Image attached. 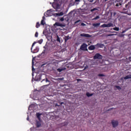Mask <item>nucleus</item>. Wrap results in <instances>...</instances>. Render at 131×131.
<instances>
[{
	"instance_id": "obj_1",
	"label": "nucleus",
	"mask_w": 131,
	"mask_h": 131,
	"mask_svg": "<svg viewBox=\"0 0 131 131\" xmlns=\"http://www.w3.org/2000/svg\"><path fill=\"white\" fill-rule=\"evenodd\" d=\"M52 7L54 9H55V10H59L61 6L59 4L53 3L52 4Z\"/></svg>"
},
{
	"instance_id": "obj_2",
	"label": "nucleus",
	"mask_w": 131,
	"mask_h": 131,
	"mask_svg": "<svg viewBox=\"0 0 131 131\" xmlns=\"http://www.w3.org/2000/svg\"><path fill=\"white\" fill-rule=\"evenodd\" d=\"M103 56H102L100 53H96L95 56L93 57V59L94 60H96L97 59H102Z\"/></svg>"
},
{
	"instance_id": "obj_3",
	"label": "nucleus",
	"mask_w": 131,
	"mask_h": 131,
	"mask_svg": "<svg viewBox=\"0 0 131 131\" xmlns=\"http://www.w3.org/2000/svg\"><path fill=\"white\" fill-rule=\"evenodd\" d=\"M54 26H59V27H65L66 25L65 24H61L59 22H56L54 25Z\"/></svg>"
},
{
	"instance_id": "obj_4",
	"label": "nucleus",
	"mask_w": 131,
	"mask_h": 131,
	"mask_svg": "<svg viewBox=\"0 0 131 131\" xmlns=\"http://www.w3.org/2000/svg\"><path fill=\"white\" fill-rule=\"evenodd\" d=\"M112 124L113 127H116L118 125V121L113 120L112 121Z\"/></svg>"
},
{
	"instance_id": "obj_5",
	"label": "nucleus",
	"mask_w": 131,
	"mask_h": 131,
	"mask_svg": "<svg viewBox=\"0 0 131 131\" xmlns=\"http://www.w3.org/2000/svg\"><path fill=\"white\" fill-rule=\"evenodd\" d=\"M86 48H88V45L83 43L80 47V50L82 51H85L86 50Z\"/></svg>"
},
{
	"instance_id": "obj_6",
	"label": "nucleus",
	"mask_w": 131,
	"mask_h": 131,
	"mask_svg": "<svg viewBox=\"0 0 131 131\" xmlns=\"http://www.w3.org/2000/svg\"><path fill=\"white\" fill-rule=\"evenodd\" d=\"M42 77V76L39 75L38 76H36L35 78V80H36V81H39L40 80H41V79H42L41 78Z\"/></svg>"
},
{
	"instance_id": "obj_7",
	"label": "nucleus",
	"mask_w": 131,
	"mask_h": 131,
	"mask_svg": "<svg viewBox=\"0 0 131 131\" xmlns=\"http://www.w3.org/2000/svg\"><path fill=\"white\" fill-rule=\"evenodd\" d=\"M80 35L82 37H92V36L89 34L81 33Z\"/></svg>"
},
{
	"instance_id": "obj_8",
	"label": "nucleus",
	"mask_w": 131,
	"mask_h": 131,
	"mask_svg": "<svg viewBox=\"0 0 131 131\" xmlns=\"http://www.w3.org/2000/svg\"><path fill=\"white\" fill-rule=\"evenodd\" d=\"M88 49L90 51H94V50L96 49V47H95V46L94 45H91L88 48Z\"/></svg>"
},
{
	"instance_id": "obj_9",
	"label": "nucleus",
	"mask_w": 131,
	"mask_h": 131,
	"mask_svg": "<svg viewBox=\"0 0 131 131\" xmlns=\"http://www.w3.org/2000/svg\"><path fill=\"white\" fill-rule=\"evenodd\" d=\"M95 47H97V48H103L104 47V45L102 43H97L96 45H95Z\"/></svg>"
},
{
	"instance_id": "obj_10",
	"label": "nucleus",
	"mask_w": 131,
	"mask_h": 131,
	"mask_svg": "<svg viewBox=\"0 0 131 131\" xmlns=\"http://www.w3.org/2000/svg\"><path fill=\"white\" fill-rule=\"evenodd\" d=\"M36 125V127H40V126H41V123L39 121H37Z\"/></svg>"
},
{
	"instance_id": "obj_11",
	"label": "nucleus",
	"mask_w": 131,
	"mask_h": 131,
	"mask_svg": "<svg viewBox=\"0 0 131 131\" xmlns=\"http://www.w3.org/2000/svg\"><path fill=\"white\" fill-rule=\"evenodd\" d=\"M65 42H67L68 40L69 39H70V37L69 36H66L65 38H64Z\"/></svg>"
},
{
	"instance_id": "obj_12",
	"label": "nucleus",
	"mask_w": 131,
	"mask_h": 131,
	"mask_svg": "<svg viewBox=\"0 0 131 131\" xmlns=\"http://www.w3.org/2000/svg\"><path fill=\"white\" fill-rule=\"evenodd\" d=\"M34 66V62L33 61V59H32V71H34L35 70V69L33 67Z\"/></svg>"
},
{
	"instance_id": "obj_13",
	"label": "nucleus",
	"mask_w": 131,
	"mask_h": 131,
	"mask_svg": "<svg viewBox=\"0 0 131 131\" xmlns=\"http://www.w3.org/2000/svg\"><path fill=\"white\" fill-rule=\"evenodd\" d=\"M100 24H101L100 23L93 24V26H94V27H97V26H100Z\"/></svg>"
},
{
	"instance_id": "obj_14",
	"label": "nucleus",
	"mask_w": 131,
	"mask_h": 131,
	"mask_svg": "<svg viewBox=\"0 0 131 131\" xmlns=\"http://www.w3.org/2000/svg\"><path fill=\"white\" fill-rule=\"evenodd\" d=\"M129 78H131V74L126 76L125 77H124V79H125V80L129 79Z\"/></svg>"
},
{
	"instance_id": "obj_15",
	"label": "nucleus",
	"mask_w": 131,
	"mask_h": 131,
	"mask_svg": "<svg viewBox=\"0 0 131 131\" xmlns=\"http://www.w3.org/2000/svg\"><path fill=\"white\" fill-rule=\"evenodd\" d=\"M106 27H113V24L109 23L108 24H106Z\"/></svg>"
},
{
	"instance_id": "obj_16",
	"label": "nucleus",
	"mask_w": 131,
	"mask_h": 131,
	"mask_svg": "<svg viewBox=\"0 0 131 131\" xmlns=\"http://www.w3.org/2000/svg\"><path fill=\"white\" fill-rule=\"evenodd\" d=\"M40 24H39V22H37L36 24V28H39V27H40Z\"/></svg>"
},
{
	"instance_id": "obj_17",
	"label": "nucleus",
	"mask_w": 131,
	"mask_h": 131,
	"mask_svg": "<svg viewBox=\"0 0 131 131\" xmlns=\"http://www.w3.org/2000/svg\"><path fill=\"white\" fill-rule=\"evenodd\" d=\"M38 52V48H36L34 50V51L32 52L33 54H35V53H37Z\"/></svg>"
},
{
	"instance_id": "obj_18",
	"label": "nucleus",
	"mask_w": 131,
	"mask_h": 131,
	"mask_svg": "<svg viewBox=\"0 0 131 131\" xmlns=\"http://www.w3.org/2000/svg\"><path fill=\"white\" fill-rule=\"evenodd\" d=\"M46 81V82H50V80H48V78L46 77V79H42L41 82H42V81Z\"/></svg>"
},
{
	"instance_id": "obj_19",
	"label": "nucleus",
	"mask_w": 131,
	"mask_h": 131,
	"mask_svg": "<svg viewBox=\"0 0 131 131\" xmlns=\"http://www.w3.org/2000/svg\"><path fill=\"white\" fill-rule=\"evenodd\" d=\"M46 24V21L43 19H42L40 22V25L44 26Z\"/></svg>"
},
{
	"instance_id": "obj_20",
	"label": "nucleus",
	"mask_w": 131,
	"mask_h": 131,
	"mask_svg": "<svg viewBox=\"0 0 131 131\" xmlns=\"http://www.w3.org/2000/svg\"><path fill=\"white\" fill-rule=\"evenodd\" d=\"M93 94H91L89 92H87L86 93V95L87 96V97H92V96H93Z\"/></svg>"
},
{
	"instance_id": "obj_21",
	"label": "nucleus",
	"mask_w": 131,
	"mask_h": 131,
	"mask_svg": "<svg viewBox=\"0 0 131 131\" xmlns=\"http://www.w3.org/2000/svg\"><path fill=\"white\" fill-rule=\"evenodd\" d=\"M113 30H115V31H119V28L116 27L113 28Z\"/></svg>"
},
{
	"instance_id": "obj_22",
	"label": "nucleus",
	"mask_w": 131,
	"mask_h": 131,
	"mask_svg": "<svg viewBox=\"0 0 131 131\" xmlns=\"http://www.w3.org/2000/svg\"><path fill=\"white\" fill-rule=\"evenodd\" d=\"M64 15V13L63 12H60L59 13H56V16H63Z\"/></svg>"
},
{
	"instance_id": "obj_23",
	"label": "nucleus",
	"mask_w": 131,
	"mask_h": 131,
	"mask_svg": "<svg viewBox=\"0 0 131 131\" xmlns=\"http://www.w3.org/2000/svg\"><path fill=\"white\" fill-rule=\"evenodd\" d=\"M57 70L58 72H62V71H64V69H57Z\"/></svg>"
},
{
	"instance_id": "obj_24",
	"label": "nucleus",
	"mask_w": 131,
	"mask_h": 131,
	"mask_svg": "<svg viewBox=\"0 0 131 131\" xmlns=\"http://www.w3.org/2000/svg\"><path fill=\"white\" fill-rule=\"evenodd\" d=\"M98 19H100V16L97 15L96 17L93 18V20H98Z\"/></svg>"
},
{
	"instance_id": "obj_25",
	"label": "nucleus",
	"mask_w": 131,
	"mask_h": 131,
	"mask_svg": "<svg viewBox=\"0 0 131 131\" xmlns=\"http://www.w3.org/2000/svg\"><path fill=\"white\" fill-rule=\"evenodd\" d=\"M97 10H98V9L94 8L92 9H91L90 12H94V11H97Z\"/></svg>"
},
{
	"instance_id": "obj_26",
	"label": "nucleus",
	"mask_w": 131,
	"mask_h": 131,
	"mask_svg": "<svg viewBox=\"0 0 131 131\" xmlns=\"http://www.w3.org/2000/svg\"><path fill=\"white\" fill-rule=\"evenodd\" d=\"M57 41H58V42H61V40L60 39L59 36H57Z\"/></svg>"
},
{
	"instance_id": "obj_27",
	"label": "nucleus",
	"mask_w": 131,
	"mask_h": 131,
	"mask_svg": "<svg viewBox=\"0 0 131 131\" xmlns=\"http://www.w3.org/2000/svg\"><path fill=\"white\" fill-rule=\"evenodd\" d=\"M42 41H43L42 39H41L39 40H38L37 42H38L39 45H41V43H42Z\"/></svg>"
},
{
	"instance_id": "obj_28",
	"label": "nucleus",
	"mask_w": 131,
	"mask_h": 131,
	"mask_svg": "<svg viewBox=\"0 0 131 131\" xmlns=\"http://www.w3.org/2000/svg\"><path fill=\"white\" fill-rule=\"evenodd\" d=\"M35 43H36V41H34V42L33 43L32 45V47H31V49L32 52V48H33V47H34V45H35Z\"/></svg>"
},
{
	"instance_id": "obj_29",
	"label": "nucleus",
	"mask_w": 131,
	"mask_h": 131,
	"mask_svg": "<svg viewBox=\"0 0 131 131\" xmlns=\"http://www.w3.org/2000/svg\"><path fill=\"white\" fill-rule=\"evenodd\" d=\"M101 27L106 28V27H107V24H104L101 26Z\"/></svg>"
},
{
	"instance_id": "obj_30",
	"label": "nucleus",
	"mask_w": 131,
	"mask_h": 131,
	"mask_svg": "<svg viewBox=\"0 0 131 131\" xmlns=\"http://www.w3.org/2000/svg\"><path fill=\"white\" fill-rule=\"evenodd\" d=\"M35 37H38V32H35Z\"/></svg>"
},
{
	"instance_id": "obj_31",
	"label": "nucleus",
	"mask_w": 131,
	"mask_h": 131,
	"mask_svg": "<svg viewBox=\"0 0 131 131\" xmlns=\"http://www.w3.org/2000/svg\"><path fill=\"white\" fill-rule=\"evenodd\" d=\"M113 35H115L114 34H110L107 35V36H113Z\"/></svg>"
},
{
	"instance_id": "obj_32",
	"label": "nucleus",
	"mask_w": 131,
	"mask_h": 131,
	"mask_svg": "<svg viewBox=\"0 0 131 131\" xmlns=\"http://www.w3.org/2000/svg\"><path fill=\"white\" fill-rule=\"evenodd\" d=\"M116 88L118 90H121V88H120L119 86H116Z\"/></svg>"
},
{
	"instance_id": "obj_33",
	"label": "nucleus",
	"mask_w": 131,
	"mask_h": 131,
	"mask_svg": "<svg viewBox=\"0 0 131 131\" xmlns=\"http://www.w3.org/2000/svg\"><path fill=\"white\" fill-rule=\"evenodd\" d=\"M60 21L63 22V21H64V17H61V18H60Z\"/></svg>"
},
{
	"instance_id": "obj_34",
	"label": "nucleus",
	"mask_w": 131,
	"mask_h": 131,
	"mask_svg": "<svg viewBox=\"0 0 131 131\" xmlns=\"http://www.w3.org/2000/svg\"><path fill=\"white\" fill-rule=\"evenodd\" d=\"M98 76L103 77V76H105V75H104V74H99L98 75Z\"/></svg>"
},
{
	"instance_id": "obj_35",
	"label": "nucleus",
	"mask_w": 131,
	"mask_h": 131,
	"mask_svg": "<svg viewBox=\"0 0 131 131\" xmlns=\"http://www.w3.org/2000/svg\"><path fill=\"white\" fill-rule=\"evenodd\" d=\"M88 68H89V66H86L84 68V70H85V69H88Z\"/></svg>"
},
{
	"instance_id": "obj_36",
	"label": "nucleus",
	"mask_w": 131,
	"mask_h": 131,
	"mask_svg": "<svg viewBox=\"0 0 131 131\" xmlns=\"http://www.w3.org/2000/svg\"><path fill=\"white\" fill-rule=\"evenodd\" d=\"M119 5H120V6H121V4H117L116 5V7H119Z\"/></svg>"
},
{
	"instance_id": "obj_37",
	"label": "nucleus",
	"mask_w": 131,
	"mask_h": 131,
	"mask_svg": "<svg viewBox=\"0 0 131 131\" xmlns=\"http://www.w3.org/2000/svg\"><path fill=\"white\" fill-rule=\"evenodd\" d=\"M81 25L82 26H85V24L84 23H82L81 24Z\"/></svg>"
},
{
	"instance_id": "obj_38",
	"label": "nucleus",
	"mask_w": 131,
	"mask_h": 131,
	"mask_svg": "<svg viewBox=\"0 0 131 131\" xmlns=\"http://www.w3.org/2000/svg\"><path fill=\"white\" fill-rule=\"evenodd\" d=\"M39 116H40V115L39 114H37V117L38 118H39Z\"/></svg>"
},
{
	"instance_id": "obj_39",
	"label": "nucleus",
	"mask_w": 131,
	"mask_h": 131,
	"mask_svg": "<svg viewBox=\"0 0 131 131\" xmlns=\"http://www.w3.org/2000/svg\"><path fill=\"white\" fill-rule=\"evenodd\" d=\"M77 81H78V82H79V81H81V79H77Z\"/></svg>"
},
{
	"instance_id": "obj_40",
	"label": "nucleus",
	"mask_w": 131,
	"mask_h": 131,
	"mask_svg": "<svg viewBox=\"0 0 131 131\" xmlns=\"http://www.w3.org/2000/svg\"><path fill=\"white\" fill-rule=\"evenodd\" d=\"M75 3H77L78 2H80V0H75Z\"/></svg>"
},
{
	"instance_id": "obj_41",
	"label": "nucleus",
	"mask_w": 131,
	"mask_h": 131,
	"mask_svg": "<svg viewBox=\"0 0 131 131\" xmlns=\"http://www.w3.org/2000/svg\"><path fill=\"white\" fill-rule=\"evenodd\" d=\"M45 19H46V17L45 16H43L42 20H45Z\"/></svg>"
},
{
	"instance_id": "obj_42",
	"label": "nucleus",
	"mask_w": 131,
	"mask_h": 131,
	"mask_svg": "<svg viewBox=\"0 0 131 131\" xmlns=\"http://www.w3.org/2000/svg\"><path fill=\"white\" fill-rule=\"evenodd\" d=\"M123 79H124V77H122L121 78V80H123Z\"/></svg>"
},
{
	"instance_id": "obj_43",
	"label": "nucleus",
	"mask_w": 131,
	"mask_h": 131,
	"mask_svg": "<svg viewBox=\"0 0 131 131\" xmlns=\"http://www.w3.org/2000/svg\"><path fill=\"white\" fill-rule=\"evenodd\" d=\"M63 104H64V102H63L60 103V105H62Z\"/></svg>"
},
{
	"instance_id": "obj_44",
	"label": "nucleus",
	"mask_w": 131,
	"mask_h": 131,
	"mask_svg": "<svg viewBox=\"0 0 131 131\" xmlns=\"http://www.w3.org/2000/svg\"><path fill=\"white\" fill-rule=\"evenodd\" d=\"M27 120H29V117H28L27 118Z\"/></svg>"
},
{
	"instance_id": "obj_45",
	"label": "nucleus",
	"mask_w": 131,
	"mask_h": 131,
	"mask_svg": "<svg viewBox=\"0 0 131 131\" xmlns=\"http://www.w3.org/2000/svg\"><path fill=\"white\" fill-rule=\"evenodd\" d=\"M124 32H125V31H122V33H124Z\"/></svg>"
},
{
	"instance_id": "obj_46",
	"label": "nucleus",
	"mask_w": 131,
	"mask_h": 131,
	"mask_svg": "<svg viewBox=\"0 0 131 131\" xmlns=\"http://www.w3.org/2000/svg\"><path fill=\"white\" fill-rule=\"evenodd\" d=\"M46 85V86H48L50 85V84H48V85Z\"/></svg>"
},
{
	"instance_id": "obj_47",
	"label": "nucleus",
	"mask_w": 131,
	"mask_h": 131,
	"mask_svg": "<svg viewBox=\"0 0 131 131\" xmlns=\"http://www.w3.org/2000/svg\"><path fill=\"white\" fill-rule=\"evenodd\" d=\"M104 2H107L108 0H104Z\"/></svg>"
},
{
	"instance_id": "obj_48",
	"label": "nucleus",
	"mask_w": 131,
	"mask_h": 131,
	"mask_svg": "<svg viewBox=\"0 0 131 131\" xmlns=\"http://www.w3.org/2000/svg\"><path fill=\"white\" fill-rule=\"evenodd\" d=\"M57 0H54V2H57Z\"/></svg>"
},
{
	"instance_id": "obj_49",
	"label": "nucleus",
	"mask_w": 131,
	"mask_h": 131,
	"mask_svg": "<svg viewBox=\"0 0 131 131\" xmlns=\"http://www.w3.org/2000/svg\"><path fill=\"white\" fill-rule=\"evenodd\" d=\"M114 33H116V32H113Z\"/></svg>"
},
{
	"instance_id": "obj_50",
	"label": "nucleus",
	"mask_w": 131,
	"mask_h": 131,
	"mask_svg": "<svg viewBox=\"0 0 131 131\" xmlns=\"http://www.w3.org/2000/svg\"><path fill=\"white\" fill-rule=\"evenodd\" d=\"M44 16H46V13H44Z\"/></svg>"
},
{
	"instance_id": "obj_51",
	"label": "nucleus",
	"mask_w": 131,
	"mask_h": 131,
	"mask_svg": "<svg viewBox=\"0 0 131 131\" xmlns=\"http://www.w3.org/2000/svg\"><path fill=\"white\" fill-rule=\"evenodd\" d=\"M129 59H131V56H130V57H129Z\"/></svg>"
}]
</instances>
